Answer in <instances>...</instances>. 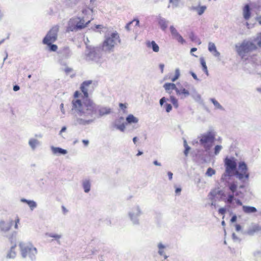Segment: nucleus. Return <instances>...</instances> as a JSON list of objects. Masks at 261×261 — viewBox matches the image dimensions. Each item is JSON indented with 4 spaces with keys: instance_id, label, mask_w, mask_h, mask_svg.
I'll return each mask as SVG.
<instances>
[{
    "instance_id": "nucleus-42",
    "label": "nucleus",
    "mask_w": 261,
    "mask_h": 261,
    "mask_svg": "<svg viewBox=\"0 0 261 261\" xmlns=\"http://www.w3.org/2000/svg\"><path fill=\"white\" fill-rule=\"evenodd\" d=\"M77 121L80 124H85L86 123H88L90 122V121H89V120L86 121V120H83L81 119H78L77 120Z\"/></svg>"
},
{
    "instance_id": "nucleus-6",
    "label": "nucleus",
    "mask_w": 261,
    "mask_h": 261,
    "mask_svg": "<svg viewBox=\"0 0 261 261\" xmlns=\"http://www.w3.org/2000/svg\"><path fill=\"white\" fill-rule=\"evenodd\" d=\"M59 30V27L58 25L53 26L44 38L42 41L43 43L49 45L55 42L57 39Z\"/></svg>"
},
{
    "instance_id": "nucleus-5",
    "label": "nucleus",
    "mask_w": 261,
    "mask_h": 261,
    "mask_svg": "<svg viewBox=\"0 0 261 261\" xmlns=\"http://www.w3.org/2000/svg\"><path fill=\"white\" fill-rule=\"evenodd\" d=\"M225 167V174H224L221 178V181H224L227 175L231 176L234 174L237 170V163L233 158H226L224 160Z\"/></svg>"
},
{
    "instance_id": "nucleus-32",
    "label": "nucleus",
    "mask_w": 261,
    "mask_h": 261,
    "mask_svg": "<svg viewBox=\"0 0 261 261\" xmlns=\"http://www.w3.org/2000/svg\"><path fill=\"white\" fill-rule=\"evenodd\" d=\"M170 30L173 38L175 37L179 34L176 29L173 26H171L170 27Z\"/></svg>"
},
{
    "instance_id": "nucleus-1",
    "label": "nucleus",
    "mask_w": 261,
    "mask_h": 261,
    "mask_svg": "<svg viewBox=\"0 0 261 261\" xmlns=\"http://www.w3.org/2000/svg\"><path fill=\"white\" fill-rule=\"evenodd\" d=\"M92 83V81H87L81 84L80 89L83 94L79 91L74 93V99L72 101V110L76 111L80 116L92 112L94 109V103L88 98V91Z\"/></svg>"
},
{
    "instance_id": "nucleus-40",
    "label": "nucleus",
    "mask_w": 261,
    "mask_h": 261,
    "mask_svg": "<svg viewBox=\"0 0 261 261\" xmlns=\"http://www.w3.org/2000/svg\"><path fill=\"white\" fill-rule=\"evenodd\" d=\"M222 149V146L220 145H216L215 147V154H218Z\"/></svg>"
},
{
    "instance_id": "nucleus-8",
    "label": "nucleus",
    "mask_w": 261,
    "mask_h": 261,
    "mask_svg": "<svg viewBox=\"0 0 261 261\" xmlns=\"http://www.w3.org/2000/svg\"><path fill=\"white\" fill-rule=\"evenodd\" d=\"M20 223V219L16 215L14 219L11 220L9 222H5L4 221H0V229L3 231H8L10 230L13 225L14 228L17 229L18 228V224Z\"/></svg>"
},
{
    "instance_id": "nucleus-44",
    "label": "nucleus",
    "mask_w": 261,
    "mask_h": 261,
    "mask_svg": "<svg viewBox=\"0 0 261 261\" xmlns=\"http://www.w3.org/2000/svg\"><path fill=\"white\" fill-rule=\"evenodd\" d=\"M179 73L178 71L177 70L176 71V74H175V76L171 79V81L172 82L175 81L177 79H178V78L179 77Z\"/></svg>"
},
{
    "instance_id": "nucleus-61",
    "label": "nucleus",
    "mask_w": 261,
    "mask_h": 261,
    "mask_svg": "<svg viewBox=\"0 0 261 261\" xmlns=\"http://www.w3.org/2000/svg\"><path fill=\"white\" fill-rule=\"evenodd\" d=\"M95 27L97 29H101V28H103L102 25H99H99H96Z\"/></svg>"
},
{
    "instance_id": "nucleus-45",
    "label": "nucleus",
    "mask_w": 261,
    "mask_h": 261,
    "mask_svg": "<svg viewBox=\"0 0 261 261\" xmlns=\"http://www.w3.org/2000/svg\"><path fill=\"white\" fill-rule=\"evenodd\" d=\"M165 107L166 108V111L167 112H169L172 109V106L170 104H165Z\"/></svg>"
},
{
    "instance_id": "nucleus-55",
    "label": "nucleus",
    "mask_w": 261,
    "mask_h": 261,
    "mask_svg": "<svg viewBox=\"0 0 261 261\" xmlns=\"http://www.w3.org/2000/svg\"><path fill=\"white\" fill-rule=\"evenodd\" d=\"M168 175L169 179L171 180L172 178L173 174L171 172H168Z\"/></svg>"
},
{
    "instance_id": "nucleus-41",
    "label": "nucleus",
    "mask_w": 261,
    "mask_h": 261,
    "mask_svg": "<svg viewBox=\"0 0 261 261\" xmlns=\"http://www.w3.org/2000/svg\"><path fill=\"white\" fill-rule=\"evenodd\" d=\"M73 69L71 67H67L64 69V71L67 74H69V73L73 72Z\"/></svg>"
},
{
    "instance_id": "nucleus-13",
    "label": "nucleus",
    "mask_w": 261,
    "mask_h": 261,
    "mask_svg": "<svg viewBox=\"0 0 261 261\" xmlns=\"http://www.w3.org/2000/svg\"><path fill=\"white\" fill-rule=\"evenodd\" d=\"M123 117H120L115 121V126L121 132H124L125 129V123Z\"/></svg>"
},
{
    "instance_id": "nucleus-36",
    "label": "nucleus",
    "mask_w": 261,
    "mask_h": 261,
    "mask_svg": "<svg viewBox=\"0 0 261 261\" xmlns=\"http://www.w3.org/2000/svg\"><path fill=\"white\" fill-rule=\"evenodd\" d=\"M170 98L171 101L172 103V104L173 105V106L175 108H177L178 107L177 99L176 98H175L173 96H171Z\"/></svg>"
},
{
    "instance_id": "nucleus-50",
    "label": "nucleus",
    "mask_w": 261,
    "mask_h": 261,
    "mask_svg": "<svg viewBox=\"0 0 261 261\" xmlns=\"http://www.w3.org/2000/svg\"><path fill=\"white\" fill-rule=\"evenodd\" d=\"M159 67L161 69V72L163 73L164 71V65L163 64H160Z\"/></svg>"
},
{
    "instance_id": "nucleus-9",
    "label": "nucleus",
    "mask_w": 261,
    "mask_h": 261,
    "mask_svg": "<svg viewBox=\"0 0 261 261\" xmlns=\"http://www.w3.org/2000/svg\"><path fill=\"white\" fill-rule=\"evenodd\" d=\"M234 175H237L240 179L244 178L248 179L249 174L248 172V169L246 164L244 162L239 163L238 170H236Z\"/></svg>"
},
{
    "instance_id": "nucleus-27",
    "label": "nucleus",
    "mask_w": 261,
    "mask_h": 261,
    "mask_svg": "<svg viewBox=\"0 0 261 261\" xmlns=\"http://www.w3.org/2000/svg\"><path fill=\"white\" fill-rule=\"evenodd\" d=\"M261 230V226L259 225H255L249 230L250 234H253L255 232H258Z\"/></svg>"
},
{
    "instance_id": "nucleus-59",
    "label": "nucleus",
    "mask_w": 261,
    "mask_h": 261,
    "mask_svg": "<svg viewBox=\"0 0 261 261\" xmlns=\"http://www.w3.org/2000/svg\"><path fill=\"white\" fill-rule=\"evenodd\" d=\"M66 129V127L65 126H64L62 128L61 130H60V134L62 133L63 132H65Z\"/></svg>"
},
{
    "instance_id": "nucleus-11",
    "label": "nucleus",
    "mask_w": 261,
    "mask_h": 261,
    "mask_svg": "<svg viewBox=\"0 0 261 261\" xmlns=\"http://www.w3.org/2000/svg\"><path fill=\"white\" fill-rule=\"evenodd\" d=\"M100 57L97 54L95 48H90L86 55V60L89 62L98 63L100 62Z\"/></svg>"
},
{
    "instance_id": "nucleus-39",
    "label": "nucleus",
    "mask_w": 261,
    "mask_h": 261,
    "mask_svg": "<svg viewBox=\"0 0 261 261\" xmlns=\"http://www.w3.org/2000/svg\"><path fill=\"white\" fill-rule=\"evenodd\" d=\"M255 40L257 42V43L258 46L261 47V32L257 34Z\"/></svg>"
},
{
    "instance_id": "nucleus-22",
    "label": "nucleus",
    "mask_w": 261,
    "mask_h": 261,
    "mask_svg": "<svg viewBox=\"0 0 261 261\" xmlns=\"http://www.w3.org/2000/svg\"><path fill=\"white\" fill-rule=\"evenodd\" d=\"M133 23H135V27L139 26V20H138V19H134L132 21L129 22V23H128L126 25L125 29L127 30H128V31L132 29L131 28H130V25L132 24H133Z\"/></svg>"
},
{
    "instance_id": "nucleus-14",
    "label": "nucleus",
    "mask_w": 261,
    "mask_h": 261,
    "mask_svg": "<svg viewBox=\"0 0 261 261\" xmlns=\"http://www.w3.org/2000/svg\"><path fill=\"white\" fill-rule=\"evenodd\" d=\"M164 88H165L166 92L169 94H171L173 90H175L176 92L177 90L176 85L173 83H165L164 85Z\"/></svg>"
},
{
    "instance_id": "nucleus-58",
    "label": "nucleus",
    "mask_w": 261,
    "mask_h": 261,
    "mask_svg": "<svg viewBox=\"0 0 261 261\" xmlns=\"http://www.w3.org/2000/svg\"><path fill=\"white\" fill-rule=\"evenodd\" d=\"M256 20L259 24H261V16L257 17Z\"/></svg>"
},
{
    "instance_id": "nucleus-21",
    "label": "nucleus",
    "mask_w": 261,
    "mask_h": 261,
    "mask_svg": "<svg viewBox=\"0 0 261 261\" xmlns=\"http://www.w3.org/2000/svg\"><path fill=\"white\" fill-rule=\"evenodd\" d=\"M126 121L128 123H136L138 122L137 118L135 117L133 115L129 114L126 118Z\"/></svg>"
},
{
    "instance_id": "nucleus-3",
    "label": "nucleus",
    "mask_w": 261,
    "mask_h": 261,
    "mask_svg": "<svg viewBox=\"0 0 261 261\" xmlns=\"http://www.w3.org/2000/svg\"><path fill=\"white\" fill-rule=\"evenodd\" d=\"M257 48V46L253 42L246 40L235 46L236 51L242 59H245L247 54L256 50Z\"/></svg>"
},
{
    "instance_id": "nucleus-48",
    "label": "nucleus",
    "mask_w": 261,
    "mask_h": 261,
    "mask_svg": "<svg viewBox=\"0 0 261 261\" xmlns=\"http://www.w3.org/2000/svg\"><path fill=\"white\" fill-rule=\"evenodd\" d=\"M49 236V237L51 238H54L56 239H59L60 238H61V236L57 234H50Z\"/></svg>"
},
{
    "instance_id": "nucleus-23",
    "label": "nucleus",
    "mask_w": 261,
    "mask_h": 261,
    "mask_svg": "<svg viewBox=\"0 0 261 261\" xmlns=\"http://www.w3.org/2000/svg\"><path fill=\"white\" fill-rule=\"evenodd\" d=\"M206 9V7L205 6H200L198 7H195L193 8L194 10H196L197 12V14L199 15H202Z\"/></svg>"
},
{
    "instance_id": "nucleus-56",
    "label": "nucleus",
    "mask_w": 261,
    "mask_h": 261,
    "mask_svg": "<svg viewBox=\"0 0 261 261\" xmlns=\"http://www.w3.org/2000/svg\"><path fill=\"white\" fill-rule=\"evenodd\" d=\"M236 220H237V217H236V216H233L231 218V221L232 222H235V221H236Z\"/></svg>"
},
{
    "instance_id": "nucleus-51",
    "label": "nucleus",
    "mask_w": 261,
    "mask_h": 261,
    "mask_svg": "<svg viewBox=\"0 0 261 261\" xmlns=\"http://www.w3.org/2000/svg\"><path fill=\"white\" fill-rule=\"evenodd\" d=\"M165 101V98L163 97L160 100V103L161 106H162L164 103V102Z\"/></svg>"
},
{
    "instance_id": "nucleus-7",
    "label": "nucleus",
    "mask_w": 261,
    "mask_h": 261,
    "mask_svg": "<svg viewBox=\"0 0 261 261\" xmlns=\"http://www.w3.org/2000/svg\"><path fill=\"white\" fill-rule=\"evenodd\" d=\"M21 254L23 257L32 258L37 253V249L31 244L20 243Z\"/></svg>"
},
{
    "instance_id": "nucleus-46",
    "label": "nucleus",
    "mask_w": 261,
    "mask_h": 261,
    "mask_svg": "<svg viewBox=\"0 0 261 261\" xmlns=\"http://www.w3.org/2000/svg\"><path fill=\"white\" fill-rule=\"evenodd\" d=\"M185 154L186 155H187V154L189 153V150L190 149V147L186 144V142H185Z\"/></svg>"
},
{
    "instance_id": "nucleus-47",
    "label": "nucleus",
    "mask_w": 261,
    "mask_h": 261,
    "mask_svg": "<svg viewBox=\"0 0 261 261\" xmlns=\"http://www.w3.org/2000/svg\"><path fill=\"white\" fill-rule=\"evenodd\" d=\"M226 209L224 207H221V208H219L218 210L219 213L221 215H224L226 213Z\"/></svg>"
},
{
    "instance_id": "nucleus-30",
    "label": "nucleus",
    "mask_w": 261,
    "mask_h": 261,
    "mask_svg": "<svg viewBox=\"0 0 261 261\" xmlns=\"http://www.w3.org/2000/svg\"><path fill=\"white\" fill-rule=\"evenodd\" d=\"M53 151L55 153H60L64 154L67 153V151L66 150L59 147L54 148Z\"/></svg>"
},
{
    "instance_id": "nucleus-2",
    "label": "nucleus",
    "mask_w": 261,
    "mask_h": 261,
    "mask_svg": "<svg viewBox=\"0 0 261 261\" xmlns=\"http://www.w3.org/2000/svg\"><path fill=\"white\" fill-rule=\"evenodd\" d=\"M229 192L225 193L223 191H219L218 194L220 198L226 204H231L233 200L238 205H242L243 203L239 199H234V196H238L242 194V192L237 191L238 184L237 181H232L228 183L227 185Z\"/></svg>"
},
{
    "instance_id": "nucleus-10",
    "label": "nucleus",
    "mask_w": 261,
    "mask_h": 261,
    "mask_svg": "<svg viewBox=\"0 0 261 261\" xmlns=\"http://www.w3.org/2000/svg\"><path fill=\"white\" fill-rule=\"evenodd\" d=\"M214 135L211 132H209L208 133L203 135L201 136V138L200 140V142L206 150H208L211 147V145H208L207 144L208 143H210L211 144L213 143L214 141Z\"/></svg>"
},
{
    "instance_id": "nucleus-25",
    "label": "nucleus",
    "mask_w": 261,
    "mask_h": 261,
    "mask_svg": "<svg viewBox=\"0 0 261 261\" xmlns=\"http://www.w3.org/2000/svg\"><path fill=\"white\" fill-rule=\"evenodd\" d=\"M159 24L161 27V28L165 31L168 27V22L165 19H160L159 21Z\"/></svg>"
},
{
    "instance_id": "nucleus-12",
    "label": "nucleus",
    "mask_w": 261,
    "mask_h": 261,
    "mask_svg": "<svg viewBox=\"0 0 261 261\" xmlns=\"http://www.w3.org/2000/svg\"><path fill=\"white\" fill-rule=\"evenodd\" d=\"M79 21L76 22V25L71 29L70 27H68L67 31H73L75 30L82 29L85 28L91 21V20H88L85 22L84 18H78Z\"/></svg>"
},
{
    "instance_id": "nucleus-43",
    "label": "nucleus",
    "mask_w": 261,
    "mask_h": 261,
    "mask_svg": "<svg viewBox=\"0 0 261 261\" xmlns=\"http://www.w3.org/2000/svg\"><path fill=\"white\" fill-rule=\"evenodd\" d=\"M212 102L213 103V104L218 108H221V105L219 104V103L215 99H211Z\"/></svg>"
},
{
    "instance_id": "nucleus-54",
    "label": "nucleus",
    "mask_w": 261,
    "mask_h": 261,
    "mask_svg": "<svg viewBox=\"0 0 261 261\" xmlns=\"http://www.w3.org/2000/svg\"><path fill=\"white\" fill-rule=\"evenodd\" d=\"M82 142L85 146H87L89 144V141L87 140H83Z\"/></svg>"
},
{
    "instance_id": "nucleus-28",
    "label": "nucleus",
    "mask_w": 261,
    "mask_h": 261,
    "mask_svg": "<svg viewBox=\"0 0 261 261\" xmlns=\"http://www.w3.org/2000/svg\"><path fill=\"white\" fill-rule=\"evenodd\" d=\"M200 64L202 67V69H203V71L207 75H208V70H207V66H206L204 59L203 58H200Z\"/></svg>"
},
{
    "instance_id": "nucleus-4",
    "label": "nucleus",
    "mask_w": 261,
    "mask_h": 261,
    "mask_svg": "<svg viewBox=\"0 0 261 261\" xmlns=\"http://www.w3.org/2000/svg\"><path fill=\"white\" fill-rule=\"evenodd\" d=\"M120 42L119 34L117 32H113L105 39L102 44V48L105 51H112L115 46Z\"/></svg>"
},
{
    "instance_id": "nucleus-19",
    "label": "nucleus",
    "mask_w": 261,
    "mask_h": 261,
    "mask_svg": "<svg viewBox=\"0 0 261 261\" xmlns=\"http://www.w3.org/2000/svg\"><path fill=\"white\" fill-rule=\"evenodd\" d=\"M21 201L24 203H26L31 210H33L37 206L36 203L33 200H29L24 198L21 199Z\"/></svg>"
},
{
    "instance_id": "nucleus-63",
    "label": "nucleus",
    "mask_w": 261,
    "mask_h": 261,
    "mask_svg": "<svg viewBox=\"0 0 261 261\" xmlns=\"http://www.w3.org/2000/svg\"><path fill=\"white\" fill-rule=\"evenodd\" d=\"M133 141L134 143L135 144H136V142H137V138L136 137H135L133 138Z\"/></svg>"
},
{
    "instance_id": "nucleus-16",
    "label": "nucleus",
    "mask_w": 261,
    "mask_h": 261,
    "mask_svg": "<svg viewBox=\"0 0 261 261\" xmlns=\"http://www.w3.org/2000/svg\"><path fill=\"white\" fill-rule=\"evenodd\" d=\"M251 15L250 9L249 5H246L243 9V16L246 20H248Z\"/></svg>"
},
{
    "instance_id": "nucleus-24",
    "label": "nucleus",
    "mask_w": 261,
    "mask_h": 261,
    "mask_svg": "<svg viewBox=\"0 0 261 261\" xmlns=\"http://www.w3.org/2000/svg\"><path fill=\"white\" fill-rule=\"evenodd\" d=\"M84 191L86 193H88L90 191L91 185L89 180H86L83 182V184Z\"/></svg>"
},
{
    "instance_id": "nucleus-52",
    "label": "nucleus",
    "mask_w": 261,
    "mask_h": 261,
    "mask_svg": "<svg viewBox=\"0 0 261 261\" xmlns=\"http://www.w3.org/2000/svg\"><path fill=\"white\" fill-rule=\"evenodd\" d=\"M119 107H120L121 109H126V106H125V104H123V103H120L119 104Z\"/></svg>"
},
{
    "instance_id": "nucleus-37",
    "label": "nucleus",
    "mask_w": 261,
    "mask_h": 261,
    "mask_svg": "<svg viewBox=\"0 0 261 261\" xmlns=\"http://www.w3.org/2000/svg\"><path fill=\"white\" fill-rule=\"evenodd\" d=\"M29 144L33 148H35L37 144V141L35 139H31L29 141Z\"/></svg>"
},
{
    "instance_id": "nucleus-53",
    "label": "nucleus",
    "mask_w": 261,
    "mask_h": 261,
    "mask_svg": "<svg viewBox=\"0 0 261 261\" xmlns=\"http://www.w3.org/2000/svg\"><path fill=\"white\" fill-rule=\"evenodd\" d=\"M20 89L19 87L17 85H15L13 87V90L15 91H17L19 90Z\"/></svg>"
},
{
    "instance_id": "nucleus-64",
    "label": "nucleus",
    "mask_w": 261,
    "mask_h": 261,
    "mask_svg": "<svg viewBox=\"0 0 261 261\" xmlns=\"http://www.w3.org/2000/svg\"><path fill=\"white\" fill-rule=\"evenodd\" d=\"M192 76L193 77V78L194 79H197V76H196V74L195 73H192Z\"/></svg>"
},
{
    "instance_id": "nucleus-29",
    "label": "nucleus",
    "mask_w": 261,
    "mask_h": 261,
    "mask_svg": "<svg viewBox=\"0 0 261 261\" xmlns=\"http://www.w3.org/2000/svg\"><path fill=\"white\" fill-rule=\"evenodd\" d=\"M176 94L177 95L183 94L185 96H188L189 95L190 93H189V91L185 88H182L181 89H178L177 88Z\"/></svg>"
},
{
    "instance_id": "nucleus-62",
    "label": "nucleus",
    "mask_w": 261,
    "mask_h": 261,
    "mask_svg": "<svg viewBox=\"0 0 261 261\" xmlns=\"http://www.w3.org/2000/svg\"><path fill=\"white\" fill-rule=\"evenodd\" d=\"M197 50V48L195 47L192 48L191 49V53H192L193 52H194Z\"/></svg>"
},
{
    "instance_id": "nucleus-35",
    "label": "nucleus",
    "mask_w": 261,
    "mask_h": 261,
    "mask_svg": "<svg viewBox=\"0 0 261 261\" xmlns=\"http://www.w3.org/2000/svg\"><path fill=\"white\" fill-rule=\"evenodd\" d=\"M215 170L212 168H208L206 171V174L208 176H211L215 174Z\"/></svg>"
},
{
    "instance_id": "nucleus-31",
    "label": "nucleus",
    "mask_w": 261,
    "mask_h": 261,
    "mask_svg": "<svg viewBox=\"0 0 261 261\" xmlns=\"http://www.w3.org/2000/svg\"><path fill=\"white\" fill-rule=\"evenodd\" d=\"M159 247V253L161 255H163L164 256L165 258H167V256L165 255L164 252V249L165 248L164 246L162 244H159L158 245Z\"/></svg>"
},
{
    "instance_id": "nucleus-57",
    "label": "nucleus",
    "mask_w": 261,
    "mask_h": 261,
    "mask_svg": "<svg viewBox=\"0 0 261 261\" xmlns=\"http://www.w3.org/2000/svg\"><path fill=\"white\" fill-rule=\"evenodd\" d=\"M181 192V189L179 188H177L175 190V193L176 194H179Z\"/></svg>"
},
{
    "instance_id": "nucleus-34",
    "label": "nucleus",
    "mask_w": 261,
    "mask_h": 261,
    "mask_svg": "<svg viewBox=\"0 0 261 261\" xmlns=\"http://www.w3.org/2000/svg\"><path fill=\"white\" fill-rule=\"evenodd\" d=\"M174 38L179 43L181 44H184L185 43V40L179 34Z\"/></svg>"
},
{
    "instance_id": "nucleus-49",
    "label": "nucleus",
    "mask_w": 261,
    "mask_h": 261,
    "mask_svg": "<svg viewBox=\"0 0 261 261\" xmlns=\"http://www.w3.org/2000/svg\"><path fill=\"white\" fill-rule=\"evenodd\" d=\"M190 39H191L192 41H196V39H197V37L196 36H195L194 35V34L193 33H192L191 35H190Z\"/></svg>"
},
{
    "instance_id": "nucleus-20",
    "label": "nucleus",
    "mask_w": 261,
    "mask_h": 261,
    "mask_svg": "<svg viewBox=\"0 0 261 261\" xmlns=\"http://www.w3.org/2000/svg\"><path fill=\"white\" fill-rule=\"evenodd\" d=\"M208 50L215 54V56H219V53L217 50L216 47L214 43L210 42L208 43Z\"/></svg>"
},
{
    "instance_id": "nucleus-18",
    "label": "nucleus",
    "mask_w": 261,
    "mask_h": 261,
    "mask_svg": "<svg viewBox=\"0 0 261 261\" xmlns=\"http://www.w3.org/2000/svg\"><path fill=\"white\" fill-rule=\"evenodd\" d=\"M111 109L108 107H102L99 109L98 112L100 116L109 114L111 113Z\"/></svg>"
},
{
    "instance_id": "nucleus-33",
    "label": "nucleus",
    "mask_w": 261,
    "mask_h": 261,
    "mask_svg": "<svg viewBox=\"0 0 261 261\" xmlns=\"http://www.w3.org/2000/svg\"><path fill=\"white\" fill-rule=\"evenodd\" d=\"M15 246H14V247H12L9 253L8 254V255L7 256L9 257V258H13L15 257V255H16V252L14 251V248H15Z\"/></svg>"
},
{
    "instance_id": "nucleus-26",
    "label": "nucleus",
    "mask_w": 261,
    "mask_h": 261,
    "mask_svg": "<svg viewBox=\"0 0 261 261\" xmlns=\"http://www.w3.org/2000/svg\"><path fill=\"white\" fill-rule=\"evenodd\" d=\"M82 14L85 16L87 15H92L93 13V9L88 7H86L82 9Z\"/></svg>"
},
{
    "instance_id": "nucleus-17",
    "label": "nucleus",
    "mask_w": 261,
    "mask_h": 261,
    "mask_svg": "<svg viewBox=\"0 0 261 261\" xmlns=\"http://www.w3.org/2000/svg\"><path fill=\"white\" fill-rule=\"evenodd\" d=\"M243 211L245 213L250 214L253 213L257 212V210L255 207L249 206H243Z\"/></svg>"
},
{
    "instance_id": "nucleus-60",
    "label": "nucleus",
    "mask_w": 261,
    "mask_h": 261,
    "mask_svg": "<svg viewBox=\"0 0 261 261\" xmlns=\"http://www.w3.org/2000/svg\"><path fill=\"white\" fill-rule=\"evenodd\" d=\"M153 164L156 166H161V164L158 163L157 161H154Z\"/></svg>"
},
{
    "instance_id": "nucleus-15",
    "label": "nucleus",
    "mask_w": 261,
    "mask_h": 261,
    "mask_svg": "<svg viewBox=\"0 0 261 261\" xmlns=\"http://www.w3.org/2000/svg\"><path fill=\"white\" fill-rule=\"evenodd\" d=\"M146 44L148 48H151L153 51L158 52L159 51V46L154 41H147Z\"/></svg>"
},
{
    "instance_id": "nucleus-38",
    "label": "nucleus",
    "mask_w": 261,
    "mask_h": 261,
    "mask_svg": "<svg viewBox=\"0 0 261 261\" xmlns=\"http://www.w3.org/2000/svg\"><path fill=\"white\" fill-rule=\"evenodd\" d=\"M49 47V50L52 51H56L58 49L57 45L55 44H52L51 43L49 45H47Z\"/></svg>"
}]
</instances>
